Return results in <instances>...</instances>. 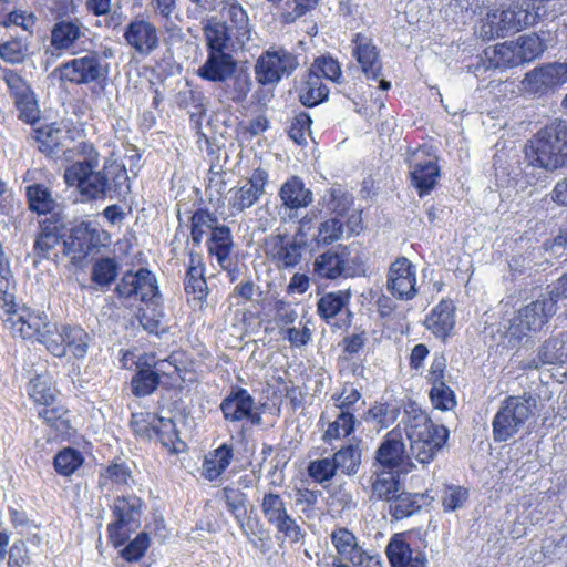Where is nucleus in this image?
Returning <instances> with one entry per match:
<instances>
[{"mask_svg": "<svg viewBox=\"0 0 567 567\" xmlns=\"http://www.w3.org/2000/svg\"><path fill=\"white\" fill-rule=\"evenodd\" d=\"M524 173L534 183L533 171L554 172L567 166V121L556 120L539 130L525 146Z\"/></svg>", "mask_w": 567, "mask_h": 567, "instance_id": "obj_1", "label": "nucleus"}, {"mask_svg": "<svg viewBox=\"0 0 567 567\" xmlns=\"http://www.w3.org/2000/svg\"><path fill=\"white\" fill-rule=\"evenodd\" d=\"M219 1L221 18L214 16L203 21L206 50L210 52H228L235 42L244 45L250 40L249 18L238 0Z\"/></svg>", "mask_w": 567, "mask_h": 567, "instance_id": "obj_2", "label": "nucleus"}, {"mask_svg": "<svg viewBox=\"0 0 567 567\" xmlns=\"http://www.w3.org/2000/svg\"><path fill=\"white\" fill-rule=\"evenodd\" d=\"M403 423L411 455L421 464H430L446 444L449 429L433 423L415 401L405 404Z\"/></svg>", "mask_w": 567, "mask_h": 567, "instance_id": "obj_3", "label": "nucleus"}, {"mask_svg": "<svg viewBox=\"0 0 567 567\" xmlns=\"http://www.w3.org/2000/svg\"><path fill=\"white\" fill-rule=\"evenodd\" d=\"M540 396L530 391L519 395H507L492 420L493 440L503 443L512 440L540 412Z\"/></svg>", "mask_w": 567, "mask_h": 567, "instance_id": "obj_4", "label": "nucleus"}, {"mask_svg": "<svg viewBox=\"0 0 567 567\" xmlns=\"http://www.w3.org/2000/svg\"><path fill=\"white\" fill-rule=\"evenodd\" d=\"M75 187L84 200L123 202L131 193L130 177L125 165L112 157L104 161L102 169L92 172Z\"/></svg>", "mask_w": 567, "mask_h": 567, "instance_id": "obj_5", "label": "nucleus"}, {"mask_svg": "<svg viewBox=\"0 0 567 567\" xmlns=\"http://www.w3.org/2000/svg\"><path fill=\"white\" fill-rule=\"evenodd\" d=\"M557 306L548 296H540L522 308L512 319L506 331L508 347L518 348L528 340L530 332H537L556 313Z\"/></svg>", "mask_w": 567, "mask_h": 567, "instance_id": "obj_6", "label": "nucleus"}, {"mask_svg": "<svg viewBox=\"0 0 567 567\" xmlns=\"http://www.w3.org/2000/svg\"><path fill=\"white\" fill-rule=\"evenodd\" d=\"M547 10L533 7L526 0H513L501 10L487 13V24L493 37L505 38L534 25Z\"/></svg>", "mask_w": 567, "mask_h": 567, "instance_id": "obj_7", "label": "nucleus"}, {"mask_svg": "<svg viewBox=\"0 0 567 567\" xmlns=\"http://www.w3.org/2000/svg\"><path fill=\"white\" fill-rule=\"evenodd\" d=\"M104 235L107 233L97 223L82 220L63 234V254L71 258L72 265L81 267L90 255L99 252L104 246Z\"/></svg>", "mask_w": 567, "mask_h": 567, "instance_id": "obj_8", "label": "nucleus"}, {"mask_svg": "<svg viewBox=\"0 0 567 567\" xmlns=\"http://www.w3.org/2000/svg\"><path fill=\"white\" fill-rule=\"evenodd\" d=\"M109 63L100 52L91 50L83 56L61 63L53 70V75H58L61 82L83 85L104 82L109 76Z\"/></svg>", "mask_w": 567, "mask_h": 567, "instance_id": "obj_9", "label": "nucleus"}, {"mask_svg": "<svg viewBox=\"0 0 567 567\" xmlns=\"http://www.w3.org/2000/svg\"><path fill=\"white\" fill-rule=\"evenodd\" d=\"M42 336V344L54 357L62 359L68 351L78 359L82 360L86 357L93 337L80 324H54L52 331L48 330Z\"/></svg>", "mask_w": 567, "mask_h": 567, "instance_id": "obj_10", "label": "nucleus"}, {"mask_svg": "<svg viewBox=\"0 0 567 567\" xmlns=\"http://www.w3.org/2000/svg\"><path fill=\"white\" fill-rule=\"evenodd\" d=\"M142 507L143 501L135 495L114 499L112 513L115 520L107 525V537L115 548L122 547L128 539V533L140 527Z\"/></svg>", "mask_w": 567, "mask_h": 567, "instance_id": "obj_11", "label": "nucleus"}, {"mask_svg": "<svg viewBox=\"0 0 567 567\" xmlns=\"http://www.w3.org/2000/svg\"><path fill=\"white\" fill-rule=\"evenodd\" d=\"M90 28L79 18L66 17L58 19L50 29V48L61 55L62 53L76 54L85 50Z\"/></svg>", "mask_w": 567, "mask_h": 567, "instance_id": "obj_12", "label": "nucleus"}, {"mask_svg": "<svg viewBox=\"0 0 567 567\" xmlns=\"http://www.w3.org/2000/svg\"><path fill=\"white\" fill-rule=\"evenodd\" d=\"M299 65V56L286 49L266 51L256 62V80L261 85H276L282 78L290 76Z\"/></svg>", "mask_w": 567, "mask_h": 567, "instance_id": "obj_13", "label": "nucleus"}, {"mask_svg": "<svg viewBox=\"0 0 567 567\" xmlns=\"http://www.w3.org/2000/svg\"><path fill=\"white\" fill-rule=\"evenodd\" d=\"M4 324L11 330L13 337H20L23 340L35 339L42 344V336L54 328L55 323L48 320L43 311H33L29 308H22L20 311L10 313Z\"/></svg>", "mask_w": 567, "mask_h": 567, "instance_id": "obj_14", "label": "nucleus"}, {"mask_svg": "<svg viewBox=\"0 0 567 567\" xmlns=\"http://www.w3.org/2000/svg\"><path fill=\"white\" fill-rule=\"evenodd\" d=\"M386 289L396 299L412 300L416 293L415 266L405 257L391 264L386 278Z\"/></svg>", "mask_w": 567, "mask_h": 567, "instance_id": "obj_15", "label": "nucleus"}, {"mask_svg": "<svg viewBox=\"0 0 567 567\" xmlns=\"http://www.w3.org/2000/svg\"><path fill=\"white\" fill-rule=\"evenodd\" d=\"M409 533L393 534L386 546L385 555L391 567H427L425 551L413 549L408 542Z\"/></svg>", "mask_w": 567, "mask_h": 567, "instance_id": "obj_16", "label": "nucleus"}, {"mask_svg": "<svg viewBox=\"0 0 567 567\" xmlns=\"http://www.w3.org/2000/svg\"><path fill=\"white\" fill-rule=\"evenodd\" d=\"M123 38L128 47L142 56H147L159 47L157 28L143 18L133 19L124 29Z\"/></svg>", "mask_w": 567, "mask_h": 567, "instance_id": "obj_17", "label": "nucleus"}, {"mask_svg": "<svg viewBox=\"0 0 567 567\" xmlns=\"http://www.w3.org/2000/svg\"><path fill=\"white\" fill-rule=\"evenodd\" d=\"M352 56L359 63L362 73L368 80H378L382 75V61L380 50L371 37L358 32L351 40Z\"/></svg>", "mask_w": 567, "mask_h": 567, "instance_id": "obj_18", "label": "nucleus"}, {"mask_svg": "<svg viewBox=\"0 0 567 567\" xmlns=\"http://www.w3.org/2000/svg\"><path fill=\"white\" fill-rule=\"evenodd\" d=\"M348 245H338L318 255L312 264V275L318 279L336 280L346 277Z\"/></svg>", "mask_w": 567, "mask_h": 567, "instance_id": "obj_19", "label": "nucleus"}, {"mask_svg": "<svg viewBox=\"0 0 567 567\" xmlns=\"http://www.w3.org/2000/svg\"><path fill=\"white\" fill-rule=\"evenodd\" d=\"M268 182V172L261 167L255 168L247 183L234 192L229 199L230 207L237 212H244L254 206L265 193Z\"/></svg>", "mask_w": 567, "mask_h": 567, "instance_id": "obj_20", "label": "nucleus"}, {"mask_svg": "<svg viewBox=\"0 0 567 567\" xmlns=\"http://www.w3.org/2000/svg\"><path fill=\"white\" fill-rule=\"evenodd\" d=\"M236 70L237 61L229 52L207 51V58L198 68L197 74L205 81L221 83L234 75Z\"/></svg>", "mask_w": 567, "mask_h": 567, "instance_id": "obj_21", "label": "nucleus"}, {"mask_svg": "<svg viewBox=\"0 0 567 567\" xmlns=\"http://www.w3.org/2000/svg\"><path fill=\"white\" fill-rule=\"evenodd\" d=\"M567 362V332L546 339L537 349L536 357L528 363V369L544 365H561Z\"/></svg>", "mask_w": 567, "mask_h": 567, "instance_id": "obj_22", "label": "nucleus"}, {"mask_svg": "<svg viewBox=\"0 0 567 567\" xmlns=\"http://www.w3.org/2000/svg\"><path fill=\"white\" fill-rule=\"evenodd\" d=\"M254 396L244 388L231 386L221 400L219 409L226 422L238 423L244 421L250 409H255Z\"/></svg>", "mask_w": 567, "mask_h": 567, "instance_id": "obj_23", "label": "nucleus"}, {"mask_svg": "<svg viewBox=\"0 0 567 567\" xmlns=\"http://www.w3.org/2000/svg\"><path fill=\"white\" fill-rule=\"evenodd\" d=\"M76 153L83 156V159L76 161L65 168L64 179L69 186H75L99 166L100 155L92 143H79L76 146Z\"/></svg>", "mask_w": 567, "mask_h": 567, "instance_id": "obj_24", "label": "nucleus"}, {"mask_svg": "<svg viewBox=\"0 0 567 567\" xmlns=\"http://www.w3.org/2000/svg\"><path fill=\"white\" fill-rule=\"evenodd\" d=\"M331 542L337 553L352 565L363 567L371 557L358 545L357 537L346 527H339L331 533Z\"/></svg>", "mask_w": 567, "mask_h": 567, "instance_id": "obj_25", "label": "nucleus"}, {"mask_svg": "<svg viewBox=\"0 0 567 567\" xmlns=\"http://www.w3.org/2000/svg\"><path fill=\"white\" fill-rule=\"evenodd\" d=\"M138 359L136 371L131 379V392L136 398H144L153 394L161 383V369Z\"/></svg>", "mask_w": 567, "mask_h": 567, "instance_id": "obj_26", "label": "nucleus"}, {"mask_svg": "<svg viewBox=\"0 0 567 567\" xmlns=\"http://www.w3.org/2000/svg\"><path fill=\"white\" fill-rule=\"evenodd\" d=\"M404 453L405 446L401 433L393 429L386 433L377 449L375 460L382 467L393 470L402 464Z\"/></svg>", "mask_w": 567, "mask_h": 567, "instance_id": "obj_27", "label": "nucleus"}, {"mask_svg": "<svg viewBox=\"0 0 567 567\" xmlns=\"http://www.w3.org/2000/svg\"><path fill=\"white\" fill-rule=\"evenodd\" d=\"M279 197L282 206L289 210L306 208L313 202L312 192L306 188L299 176H292L281 185Z\"/></svg>", "mask_w": 567, "mask_h": 567, "instance_id": "obj_28", "label": "nucleus"}, {"mask_svg": "<svg viewBox=\"0 0 567 567\" xmlns=\"http://www.w3.org/2000/svg\"><path fill=\"white\" fill-rule=\"evenodd\" d=\"M455 307L450 300H441L426 318V328L445 340L455 326Z\"/></svg>", "mask_w": 567, "mask_h": 567, "instance_id": "obj_29", "label": "nucleus"}, {"mask_svg": "<svg viewBox=\"0 0 567 567\" xmlns=\"http://www.w3.org/2000/svg\"><path fill=\"white\" fill-rule=\"evenodd\" d=\"M410 174L412 186L420 197H424L435 188L441 172L436 162L422 159L414 163Z\"/></svg>", "mask_w": 567, "mask_h": 567, "instance_id": "obj_30", "label": "nucleus"}, {"mask_svg": "<svg viewBox=\"0 0 567 567\" xmlns=\"http://www.w3.org/2000/svg\"><path fill=\"white\" fill-rule=\"evenodd\" d=\"M299 102L306 107H315L328 100L329 89L323 84L320 74L307 71L298 87Z\"/></svg>", "mask_w": 567, "mask_h": 567, "instance_id": "obj_31", "label": "nucleus"}, {"mask_svg": "<svg viewBox=\"0 0 567 567\" xmlns=\"http://www.w3.org/2000/svg\"><path fill=\"white\" fill-rule=\"evenodd\" d=\"M207 252L214 256L220 267L227 269L226 262L234 248V238L230 228L220 224L214 227L206 241Z\"/></svg>", "mask_w": 567, "mask_h": 567, "instance_id": "obj_32", "label": "nucleus"}, {"mask_svg": "<svg viewBox=\"0 0 567 567\" xmlns=\"http://www.w3.org/2000/svg\"><path fill=\"white\" fill-rule=\"evenodd\" d=\"M302 245L296 239L286 240V236L277 235L272 238L267 255L285 268H292L300 262Z\"/></svg>", "mask_w": 567, "mask_h": 567, "instance_id": "obj_33", "label": "nucleus"}, {"mask_svg": "<svg viewBox=\"0 0 567 567\" xmlns=\"http://www.w3.org/2000/svg\"><path fill=\"white\" fill-rule=\"evenodd\" d=\"M524 89L532 94L543 96L557 89L553 63L543 64L525 74Z\"/></svg>", "mask_w": 567, "mask_h": 567, "instance_id": "obj_34", "label": "nucleus"}, {"mask_svg": "<svg viewBox=\"0 0 567 567\" xmlns=\"http://www.w3.org/2000/svg\"><path fill=\"white\" fill-rule=\"evenodd\" d=\"M251 84L249 73L236 70L234 75L221 82L219 99L221 102L241 104L246 101L251 90Z\"/></svg>", "mask_w": 567, "mask_h": 567, "instance_id": "obj_35", "label": "nucleus"}, {"mask_svg": "<svg viewBox=\"0 0 567 567\" xmlns=\"http://www.w3.org/2000/svg\"><path fill=\"white\" fill-rule=\"evenodd\" d=\"M28 208L38 215H49L58 206L51 189L41 183H34L25 187Z\"/></svg>", "mask_w": 567, "mask_h": 567, "instance_id": "obj_36", "label": "nucleus"}, {"mask_svg": "<svg viewBox=\"0 0 567 567\" xmlns=\"http://www.w3.org/2000/svg\"><path fill=\"white\" fill-rule=\"evenodd\" d=\"M427 495L424 493H408L402 491L389 505V513L399 520L417 513L426 503Z\"/></svg>", "mask_w": 567, "mask_h": 567, "instance_id": "obj_37", "label": "nucleus"}, {"mask_svg": "<svg viewBox=\"0 0 567 567\" xmlns=\"http://www.w3.org/2000/svg\"><path fill=\"white\" fill-rule=\"evenodd\" d=\"M353 441L343 445L332 456L337 470H340L342 474L348 476L355 475L361 465V440L353 439Z\"/></svg>", "mask_w": 567, "mask_h": 567, "instance_id": "obj_38", "label": "nucleus"}, {"mask_svg": "<svg viewBox=\"0 0 567 567\" xmlns=\"http://www.w3.org/2000/svg\"><path fill=\"white\" fill-rule=\"evenodd\" d=\"M484 55L488 60V68L493 69H508L522 64L513 41L498 43L492 49L488 48L484 51Z\"/></svg>", "mask_w": 567, "mask_h": 567, "instance_id": "obj_39", "label": "nucleus"}, {"mask_svg": "<svg viewBox=\"0 0 567 567\" xmlns=\"http://www.w3.org/2000/svg\"><path fill=\"white\" fill-rule=\"evenodd\" d=\"M351 293L348 290H338L328 292L319 298L317 302V312L327 323L336 318L342 309L349 303Z\"/></svg>", "mask_w": 567, "mask_h": 567, "instance_id": "obj_40", "label": "nucleus"}, {"mask_svg": "<svg viewBox=\"0 0 567 567\" xmlns=\"http://www.w3.org/2000/svg\"><path fill=\"white\" fill-rule=\"evenodd\" d=\"M322 199L326 208L340 219L348 216L354 200L352 194L341 185H333L329 188Z\"/></svg>", "mask_w": 567, "mask_h": 567, "instance_id": "obj_41", "label": "nucleus"}, {"mask_svg": "<svg viewBox=\"0 0 567 567\" xmlns=\"http://www.w3.org/2000/svg\"><path fill=\"white\" fill-rule=\"evenodd\" d=\"M28 394L34 405H50L53 404L56 399L58 390L52 384L51 380L47 375H35L28 384Z\"/></svg>", "mask_w": 567, "mask_h": 567, "instance_id": "obj_42", "label": "nucleus"}, {"mask_svg": "<svg viewBox=\"0 0 567 567\" xmlns=\"http://www.w3.org/2000/svg\"><path fill=\"white\" fill-rule=\"evenodd\" d=\"M401 408L388 402H375L363 414L367 423H373L379 430L388 429L400 416Z\"/></svg>", "mask_w": 567, "mask_h": 567, "instance_id": "obj_43", "label": "nucleus"}, {"mask_svg": "<svg viewBox=\"0 0 567 567\" xmlns=\"http://www.w3.org/2000/svg\"><path fill=\"white\" fill-rule=\"evenodd\" d=\"M357 419L354 413L339 412L336 420L328 424L327 430L322 434L324 443H331L333 440L349 437L354 433Z\"/></svg>", "mask_w": 567, "mask_h": 567, "instance_id": "obj_44", "label": "nucleus"}, {"mask_svg": "<svg viewBox=\"0 0 567 567\" xmlns=\"http://www.w3.org/2000/svg\"><path fill=\"white\" fill-rule=\"evenodd\" d=\"M120 265L111 257L97 259L91 270V280L101 288L110 287L118 276Z\"/></svg>", "mask_w": 567, "mask_h": 567, "instance_id": "obj_45", "label": "nucleus"}, {"mask_svg": "<svg viewBox=\"0 0 567 567\" xmlns=\"http://www.w3.org/2000/svg\"><path fill=\"white\" fill-rule=\"evenodd\" d=\"M401 493V483L398 474L385 472L377 476L372 483V494L375 498L390 504Z\"/></svg>", "mask_w": 567, "mask_h": 567, "instance_id": "obj_46", "label": "nucleus"}, {"mask_svg": "<svg viewBox=\"0 0 567 567\" xmlns=\"http://www.w3.org/2000/svg\"><path fill=\"white\" fill-rule=\"evenodd\" d=\"M84 463V456L74 447H64L53 458L55 472L62 476H70Z\"/></svg>", "mask_w": 567, "mask_h": 567, "instance_id": "obj_47", "label": "nucleus"}, {"mask_svg": "<svg viewBox=\"0 0 567 567\" xmlns=\"http://www.w3.org/2000/svg\"><path fill=\"white\" fill-rule=\"evenodd\" d=\"M515 44L522 64L536 60L546 50L544 40L536 33L520 35Z\"/></svg>", "mask_w": 567, "mask_h": 567, "instance_id": "obj_48", "label": "nucleus"}, {"mask_svg": "<svg viewBox=\"0 0 567 567\" xmlns=\"http://www.w3.org/2000/svg\"><path fill=\"white\" fill-rule=\"evenodd\" d=\"M14 105L19 112L18 118L27 124H34L40 118L38 101L31 89H23V92L17 93Z\"/></svg>", "mask_w": 567, "mask_h": 567, "instance_id": "obj_49", "label": "nucleus"}, {"mask_svg": "<svg viewBox=\"0 0 567 567\" xmlns=\"http://www.w3.org/2000/svg\"><path fill=\"white\" fill-rule=\"evenodd\" d=\"M161 444L173 453H178L177 443L184 444L176 427L175 422L168 417H155V435Z\"/></svg>", "mask_w": 567, "mask_h": 567, "instance_id": "obj_50", "label": "nucleus"}, {"mask_svg": "<svg viewBox=\"0 0 567 567\" xmlns=\"http://www.w3.org/2000/svg\"><path fill=\"white\" fill-rule=\"evenodd\" d=\"M37 414L47 425L58 431L70 427L69 420L65 419L68 409L58 400L53 404L38 406Z\"/></svg>", "mask_w": 567, "mask_h": 567, "instance_id": "obj_51", "label": "nucleus"}, {"mask_svg": "<svg viewBox=\"0 0 567 567\" xmlns=\"http://www.w3.org/2000/svg\"><path fill=\"white\" fill-rule=\"evenodd\" d=\"M184 291L187 296H193V299L199 303L205 302L208 296L205 270L186 269Z\"/></svg>", "mask_w": 567, "mask_h": 567, "instance_id": "obj_52", "label": "nucleus"}, {"mask_svg": "<svg viewBox=\"0 0 567 567\" xmlns=\"http://www.w3.org/2000/svg\"><path fill=\"white\" fill-rule=\"evenodd\" d=\"M260 509L269 525L276 523V520L288 514L287 503L280 494L274 492H267L264 494L260 503Z\"/></svg>", "mask_w": 567, "mask_h": 567, "instance_id": "obj_53", "label": "nucleus"}, {"mask_svg": "<svg viewBox=\"0 0 567 567\" xmlns=\"http://www.w3.org/2000/svg\"><path fill=\"white\" fill-rule=\"evenodd\" d=\"M344 223L338 216L330 217L320 223L315 238L317 246H329L338 241L343 234Z\"/></svg>", "mask_w": 567, "mask_h": 567, "instance_id": "obj_54", "label": "nucleus"}, {"mask_svg": "<svg viewBox=\"0 0 567 567\" xmlns=\"http://www.w3.org/2000/svg\"><path fill=\"white\" fill-rule=\"evenodd\" d=\"M147 275L140 279L141 289H138L140 299L146 303L147 307H159L162 303V296L157 285L156 276L147 268H144Z\"/></svg>", "mask_w": 567, "mask_h": 567, "instance_id": "obj_55", "label": "nucleus"}, {"mask_svg": "<svg viewBox=\"0 0 567 567\" xmlns=\"http://www.w3.org/2000/svg\"><path fill=\"white\" fill-rule=\"evenodd\" d=\"M223 498L235 520H239L241 516L247 515L248 496L239 488L225 486L223 488Z\"/></svg>", "mask_w": 567, "mask_h": 567, "instance_id": "obj_56", "label": "nucleus"}, {"mask_svg": "<svg viewBox=\"0 0 567 567\" xmlns=\"http://www.w3.org/2000/svg\"><path fill=\"white\" fill-rule=\"evenodd\" d=\"M147 275L144 271V268H140L136 271L128 270L123 274L122 278L115 286V293L118 298L128 299L138 295V289H141L140 279H143V276Z\"/></svg>", "mask_w": 567, "mask_h": 567, "instance_id": "obj_57", "label": "nucleus"}, {"mask_svg": "<svg viewBox=\"0 0 567 567\" xmlns=\"http://www.w3.org/2000/svg\"><path fill=\"white\" fill-rule=\"evenodd\" d=\"M308 475L319 484L331 481L337 474V467L332 457H322L309 462Z\"/></svg>", "mask_w": 567, "mask_h": 567, "instance_id": "obj_58", "label": "nucleus"}, {"mask_svg": "<svg viewBox=\"0 0 567 567\" xmlns=\"http://www.w3.org/2000/svg\"><path fill=\"white\" fill-rule=\"evenodd\" d=\"M430 400L432 405L441 411H450L456 406L455 393L445 382L432 384Z\"/></svg>", "mask_w": 567, "mask_h": 567, "instance_id": "obj_59", "label": "nucleus"}, {"mask_svg": "<svg viewBox=\"0 0 567 567\" xmlns=\"http://www.w3.org/2000/svg\"><path fill=\"white\" fill-rule=\"evenodd\" d=\"M150 543L151 539L148 534L146 532H141L126 545H122L123 548L120 550V556L128 563L138 561L150 547Z\"/></svg>", "mask_w": 567, "mask_h": 567, "instance_id": "obj_60", "label": "nucleus"}, {"mask_svg": "<svg viewBox=\"0 0 567 567\" xmlns=\"http://www.w3.org/2000/svg\"><path fill=\"white\" fill-rule=\"evenodd\" d=\"M308 71L320 74L321 78L323 76L336 83H339L342 76L339 62L329 55L317 58Z\"/></svg>", "mask_w": 567, "mask_h": 567, "instance_id": "obj_61", "label": "nucleus"}, {"mask_svg": "<svg viewBox=\"0 0 567 567\" xmlns=\"http://www.w3.org/2000/svg\"><path fill=\"white\" fill-rule=\"evenodd\" d=\"M131 474L130 467L124 462H113L100 474L99 484L103 486L110 481L116 485H126Z\"/></svg>", "mask_w": 567, "mask_h": 567, "instance_id": "obj_62", "label": "nucleus"}, {"mask_svg": "<svg viewBox=\"0 0 567 567\" xmlns=\"http://www.w3.org/2000/svg\"><path fill=\"white\" fill-rule=\"evenodd\" d=\"M311 124L312 120L309 113L305 111L299 112L293 117L288 130L289 137L298 145L306 144V134L310 132Z\"/></svg>", "mask_w": 567, "mask_h": 567, "instance_id": "obj_63", "label": "nucleus"}, {"mask_svg": "<svg viewBox=\"0 0 567 567\" xmlns=\"http://www.w3.org/2000/svg\"><path fill=\"white\" fill-rule=\"evenodd\" d=\"M7 555V567H27L31 564L28 546L21 538L12 543Z\"/></svg>", "mask_w": 567, "mask_h": 567, "instance_id": "obj_64", "label": "nucleus"}]
</instances>
